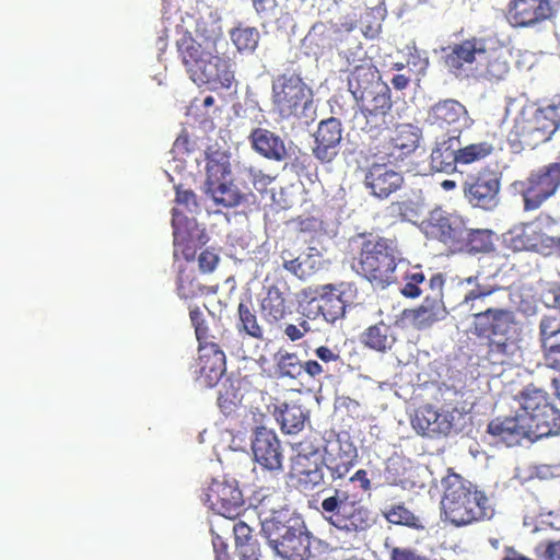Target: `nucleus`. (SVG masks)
I'll return each instance as SVG.
<instances>
[{
  "mask_svg": "<svg viewBox=\"0 0 560 560\" xmlns=\"http://www.w3.org/2000/svg\"><path fill=\"white\" fill-rule=\"evenodd\" d=\"M260 534L275 556L282 560H319L329 546L314 537L304 521L287 509L278 492L262 495L256 505Z\"/></svg>",
  "mask_w": 560,
  "mask_h": 560,
  "instance_id": "nucleus-1",
  "label": "nucleus"
},
{
  "mask_svg": "<svg viewBox=\"0 0 560 560\" xmlns=\"http://www.w3.org/2000/svg\"><path fill=\"white\" fill-rule=\"evenodd\" d=\"M520 411L514 417L497 418L488 432L506 446H514L526 439L530 442L560 434V410L542 389L527 386L518 396Z\"/></svg>",
  "mask_w": 560,
  "mask_h": 560,
  "instance_id": "nucleus-2",
  "label": "nucleus"
},
{
  "mask_svg": "<svg viewBox=\"0 0 560 560\" xmlns=\"http://www.w3.org/2000/svg\"><path fill=\"white\" fill-rule=\"evenodd\" d=\"M471 332L488 340L485 358L492 364H510L521 359L515 317L506 308L487 307L472 314Z\"/></svg>",
  "mask_w": 560,
  "mask_h": 560,
  "instance_id": "nucleus-3",
  "label": "nucleus"
},
{
  "mask_svg": "<svg viewBox=\"0 0 560 560\" xmlns=\"http://www.w3.org/2000/svg\"><path fill=\"white\" fill-rule=\"evenodd\" d=\"M444 495L442 509L445 518L456 526L468 525L493 516L489 499L459 475L450 474L442 479Z\"/></svg>",
  "mask_w": 560,
  "mask_h": 560,
  "instance_id": "nucleus-4",
  "label": "nucleus"
},
{
  "mask_svg": "<svg viewBox=\"0 0 560 560\" xmlns=\"http://www.w3.org/2000/svg\"><path fill=\"white\" fill-rule=\"evenodd\" d=\"M212 50L211 44L203 46L191 38L184 39L179 45L183 63L196 84H207L213 90L229 89L234 81L233 65Z\"/></svg>",
  "mask_w": 560,
  "mask_h": 560,
  "instance_id": "nucleus-5",
  "label": "nucleus"
},
{
  "mask_svg": "<svg viewBox=\"0 0 560 560\" xmlns=\"http://www.w3.org/2000/svg\"><path fill=\"white\" fill-rule=\"evenodd\" d=\"M207 179L202 186L205 195L214 205L224 208H234L248 200L252 195V187L242 184L240 177L229 179L230 163L224 153L215 152L208 156Z\"/></svg>",
  "mask_w": 560,
  "mask_h": 560,
  "instance_id": "nucleus-6",
  "label": "nucleus"
},
{
  "mask_svg": "<svg viewBox=\"0 0 560 560\" xmlns=\"http://www.w3.org/2000/svg\"><path fill=\"white\" fill-rule=\"evenodd\" d=\"M361 250L353 259L352 269L372 285L385 289L394 280L396 261L387 240L361 238Z\"/></svg>",
  "mask_w": 560,
  "mask_h": 560,
  "instance_id": "nucleus-7",
  "label": "nucleus"
},
{
  "mask_svg": "<svg viewBox=\"0 0 560 560\" xmlns=\"http://www.w3.org/2000/svg\"><path fill=\"white\" fill-rule=\"evenodd\" d=\"M560 127V96L536 109H524L515 119L514 133L527 145H537L551 139Z\"/></svg>",
  "mask_w": 560,
  "mask_h": 560,
  "instance_id": "nucleus-8",
  "label": "nucleus"
},
{
  "mask_svg": "<svg viewBox=\"0 0 560 560\" xmlns=\"http://www.w3.org/2000/svg\"><path fill=\"white\" fill-rule=\"evenodd\" d=\"M272 100L282 117H307L313 106L311 89L294 73H283L273 80Z\"/></svg>",
  "mask_w": 560,
  "mask_h": 560,
  "instance_id": "nucleus-9",
  "label": "nucleus"
},
{
  "mask_svg": "<svg viewBox=\"0 0 560 560\" xmlns=\"http://www.w3.org/2000/svg\"><path fill=\"white\" fill-rule=\"evenodd\" d=\"M560 187V161L533 173L526 180L515 182L513 189L518 192L526 211L537 210Z\"/></svg>",
  "mask_w": 560,
  "mask_h": 560,
  "instance_id": "nucleus-10",
  "label": "nucleus"
},
{
  "mask_svg": "<svg viewBox=\"0 0 560 560\" xmlns=\"http://www.w3.org/2000/svg\"><path fill=\"white\" fill-rule=\"evenodd\" d=\"M349 65H353V70L348 78V89L355 103L368 98L372 91L376 90L377 84H383L377 70L372 66L371 60L366 58V52L361 46L346 56Z\"/></svg>",
  "mask_w": 560,
  "mask_h": 560,
  "instance_id": "nucleus-11",
  "label": "nucleus"
},
{
  "mask_svg": "<svg viewBox=\"0 0 560 560\" xmlns=\"http://www.w3.org/2000/svg\"><path fill=\"white\" fill-rule=\"evenodd\" d=\"M500 177L497 173L485 172L467 179L464 196L469 205L487 211L495 209L500 202Z\"/></svg>",
  "mask_w": 560,
  "mask_h": 560,
  "instance_id": "nucleus-12",
  "label": "nucleus"
},
{
  "mask_svg": "<svg viewBox=\"0 0 560 560\" xmlns=\"http://www.w3.org/2000/svg\"><path fill=\"white\" fill-rule=\"evenodd\" d=\"M456 416H458L456 410H439L427 405L416 410L411 417V425L418 434L423 436L447 435L454 427Z\"/></svg>",
  "mask_w": 560,
  "mask_h": 560,
  "instance_id": "nucleus-13",
  "label": "nucleus"
},
{
  "mask_svg": "<svg viewBox=\"0 0 560 560\" xmlns=\"http://www.w3.org/2000/svg\"><path fill=\"white\" fill-rule=\"evenodd\" d=\"M428 121L432 126L446 129L445 135H458L470 125L466 107L459 102L448 98L434 104L428 115Z\"/></svg>",
  "mask_w": 560,
  "mask_h": 560,
  "instance_id": "nucleus-14",
  "label": "nucleus"
},
{
  "mask_svg": "<svg viewBox=\"0 0 560 560\" xmlns=\"http://www.w3.org/2000/svg\"><path fill=\"white\" fill-rule=\"evenodd\" d=\"M423 224L427 235L431 237L438 238L445 244L463 243L466 225L459 215L438 208L430 212L428 220Z\"/></svg>",
  "mask_w": 560,
  "mask_h": 560,
  "instance_id": "nucleus-15",
  "label": "nucleus"
},
{
  "mask_svg": "<svg viewBox=\"0 0 560 560\" xmlns=\"http://www.w3.org/2000/svg\"><path fill=\"white\" fill-rule=\"evenodd\" d=\"M357 106L359 112L354 114V122L358 128L364 130L369 124L378 125L392 107L389 88L385 83L377 84L376 90L372 91L368 98L360 101Z\"/></svg>",
  "mask_w": 560,
  "mask_h": 560,
  "instance_id": "nucleus-16",
  "label": "nucleus"
},
{
  "mask_svg": "<svg viewBox=\"0 0 560 560\" xmlns=\"http://www.w3.org/2000/svg\"><path fill=\"white\" fill-rule=\"evenodd\" d=\"M252 450L255 460L268 470H282V448L272 430L259 427L254 433Z\"/></svg>",
  "mask_w": 560,
  "mask_h": 560,
  "instance_id": "nucleus-17",
  "label": "nucleus"
},
{
  "mask_svg": "<svg viewBox=\"0 0 560 560\" xmlns=\"http://www.w3.org/2000/svg\"><path fill=\"white\" fill-rule=\"evenodd\" d=\"M487 42L482 38H471L450 47L445 55V65L450 71L456 73L458 70H474L475 66H485Z\"/></svg>",
  "mask_w": 560,
  "mask_h": 560,
  "instance_id": "nucleus-18",
  "label": "nucleus"
},
{
  "mask_svg": "<svg viewBox=\"0 0 560 560\" xmlns=\"http://www.w3.org/2000/svg\"><path fill=\"white\" fill-rule=\"evenodd\" d=\"M314 138V156L324 163L331 162L338 155L342 139L340 120L335 117L322 120L317 126Z\"/></svg>",
  "mask_w": 560,
  "mask_h": 560,
  "instance_id": "nucleus-19",
  "label": "nucleus"
},
{
  "mask_svg": "<svg viewBox=\"0 0 560 560\" xmlns=\"http://www.w3.org/2000/svg\"><path fill=\"white\" fill-rule=\"evenodd\" d=\"M206 495L210 506L228 517L237 514L244 502L236 480H213Z\"/></svg>",
  "mask_w": 560,
  "mask_h": 560,
  "instance_id": "nucleus-20",
  "label": "nucleus"
},
{
  "mask_svg": "<svg viewBox=\"0 0 560 560\" xmlns=\"http://www.w3.org/2000/svg\"><path fill=\"white\" fill-rule=\"evenodd\" d=\"M552 8L548 0H512L506 19L514 27L533 26L550 18Z\"/></svg>",
  "mask_w": 560,
  "mask_h": 560,
  "instance_id": "nucleus-21",
  "label": "nucleus"
},
{
  "mask_svg": "<svg viewBox=\"0 0 560 560\" xmlns=\"http://www.w3.org/2000/svg\"><path fill=\"white\" fill-rule=\"evenodd\" d=\"M402 175L386 164H373L364 176V186L378 199H386L402 185Z\"/></svg>",
  "mask_w": 560,
  "mask_h": 560,
  "instance_id": "nucleus-22",
  "label": "nucleus"
},
{
  "mask_svg": "<svg viewBox=\"0 0 560 560\" xmlns=\"http://www.w3.org/2000/svg\"><path fill=\"white\" fill-rule=\"evenodd\" d=\"M322 497L320 508L318 511L323 517L336 527H343L346 515L352 508L348 491L337 488H327L319 492Z\"/></svg>",
  "mask_w": 560,
  "mask_h": 560,
  "instance_id": "nucleus-23",
  "label": "nucleus"
},
{
  "mask_svg": "<svg viewBox=\"0 0 560 560\" xmlns=\"http://www.w3.org/2000/svg\"><path fill=\"white\" fill-rule=\"evenodd\" d=\"M462 139L458 135L436 137L431 152V168L435 172L450 174L459 164L458 151Z\"/></svg>",
  "mask_w": 560,
  "mask_h": 560,
  "instance_id": "nucleus-24",
  "label": "nucleus"
},
{
  "mask_svg": "<svg viewBox=\"0 0 560 560\" xmlns=\"http://www.w3.org/2000/svg\"><path fill=\"white\" fill-rule=\"evenodd\" d=\"M460 285L465 291L460 305L469 311H476L475 313L482 312L480 304L486 298L499 290V287L491 282L490 277L480 271L475 276L463 279Z\"/></svg>",
  "mask_w": 560,
  "mask_h": 560,
  "instance_id": "nucleus-25",
  "label": "nucleus"
},
{
  "mask_svg": "<svg viewBox=\"0 0 560 560\" xmlns=\"http://www.w3.org/2000/svg\"><path fill=\"white\" fill-rule=\"evenodd\" d=\"M199 380L207 386H214L225 372V354L215 343L199 349Z\"/></svg>",
  "mask_w": 560,
  "mask_h": 560,
  "instance_id": "nucleus-26",
  "label": "nucleus"
},
{
  "mask_svg": "<svg viewBox=\"0 0 560 560\" xmlns=\"http://www.w3.org/2000/svg\"><path fill=\"white\" fill-rule=\"evenodd\" d=\"M248 139L254 151L268 160L283 162L289 158L284 140L268 129L255 128Z\"/></svg>",
  "mask_w": 560,
  "mask_h": 560,
  "instance_id": "nucleus-27",
  "label": "nucleus"
},
{
  "mask_svg": "<svg viewBox=\"0 0 560 560\" xmlns=\"http://www.w3.org/2000/svg\"><path fill=\"white\" fill-rule=\"evenodd\" d=\"M322 290L319 298L310 302L311 310L306 317L311 318V314L314 313L313 319L322 316L325 322L334 324L337 319L343 317L347 306L332 292V284L324 285Z\"/></svg>",
  "mask_w": 560,
  "mask_h": 560,
  "instance_id": "nucleus-28",
  "label": "nucleus"
},
{
  "mask_svg": "<svg viewBox=\"0 0 560 560\" xmlns=\"http://www.w3.org/2000/svg\"><path fill=\"white\" fill-rule=\"evenodd\" d=\"M298 465L302 466L300 482L312 490L319 485L327 483L326 464L322 454L316 450L307 455L299 454Z\"/></svg>",
  "mask_w": 560,
  "mask_h": 560,
  "instance_id": "nucleus-29",
  "label": "nucleus"
},
{
  "mask_svg": "<svg viewBox=\"0 0 560 560\" xmlns=\"http://www.w3.org/2000/svg\"><path fill=\"white\" fill-rule=\"evenodd\" d=\"M446 314V307L439 296H427L417 310L405 311L406 317L411 316L413 326L418 329L430 327L435 322L444 319Z\"/></svg>",
  "mask_w": 560,
  "mask_h": 560,
  "instance_id": "nucleus-30",
  "label": "nucleus"
},
{
  "mask_svg": "<svg viewBox=\"0 0 560 560\" xmlns=\"http://www.w3.org/2000/svg\"><path fill=\"white\" fill-rule=\"evenodd\" d=\"M510 66L503 56L502 49L489 48L486 46L485 66L474 67L477 75L483 77L489 81H500L509 73Z\"/></svg>",
  "mask_w": 560,
  "mask_h": 560,
  "instance_id": "nucleus-31",
  "label": "nucleus"
},
{
  "mask_svg": "<svg viewBox=\"0 0 560 560\" xmlns=\"http://www.w3.org/2000/svg\"><path fill=\"white\" fill-rule=\"evenodd\" d=\"M364 345L380 352L390 350L396 341L392 328L383 322L369 327L363 336Z\"/></svg>",
  "mask_w": 560,
  "mask_h": 560,
  "instance_id": "nucleus-32",
  "label": "nucleus"
},
{
  "mask_svg": "<svg viewBox=\"0 0 560 560\" xmlns=\"http://www.w3.org/2000/svg\"><path fill=\"white\" fill-rule=\"evenodd\" d=\"M419 129L412 125H402L397 129V135L393 138V156L402 158L412 153L419 144Z\"/></svg>",
  "mask_w": 560,
  "mask_h": 560,
  "instance_id": "nucleus-33",
  "label": "nucleus"
},
{
  "mask_svg": "<svg viewBox=\"0 0 560 560\" xmlns=\"http://www.w3.org/2000/svg\"><path fill=\"white\" fill-rule=\"evenodd\" d=\"M459 245L465 246L467 252L471 254L489 253L494 247L493 233L490 230H471L466 228L463 243H459Z\"/></svg>",
  "mask_w": 560,
  "mask_h": 560,
  "instance_id": "nucleus-34",
  "label": "nucleus"
},
{
  "mask_svg": "<svg viewBox=\"0 0 560 560\" xmlns=\"http://www.w3.org/2000/svg\"><path fill=\"white\" fill-rule=\"evenodd\" d=\"M277 420L280 422L284 433L296 434L304 428L306 415L301 406L284 405L279 410Z\"/></svg>",
  "mask_w": 560,
  "mask_h": 560,
  "instance_id": "nucleus-35",
  "label": "nucleus"
},
{
  "mask_svg": "<svg viewBox=\"0 0 560 560\" xmlns=\"http://www.w3.org/2000/svg\"><path fill=\"white\" fill-rule=\"evenodd\" d=\"M266 290V295L261 300V311L269 320H279L285 314L283 292L277 285H270Z\"/></svg>",
  "mask_w": 560,
  "mask_h": 560,
  "instance_id": "nucleus-36",
  "label": "nucleus"
},
{
  "mask_svg": "<svg viewBox=\"0 0 560 560\" xmlns=\"http://www.w3.org/2000/svg\"><path fill=\"white\" fill-rule=\"evenodd\" d=\"M493 149V145L488 141L465 143L462 140V144H459L458 151L459 164H470L478 162L489 156Z\"/></svg>",
  "mask_w": 560,
  "mask_h": 560,
  "instance_id": "nucleus-37",
  "label": "nucleus"
},
{
  "mask_svg": "<svg viewBox=\"0 0 560 560\" xmlns=\"http://www.w3.org/2000/svg\"><path fill=\"white\" fill-rule=\"evenodd\" d=\"M277 366L282 377L300 378L304 374L303 363L294 353H278Z\"/></svg>",
  "mask_w": 560,
  "mask_h": 560,
  "instance_id": "nucleus-38",
  "label": "nucleus"
},
{
  "mask_svg": "<svg viewBox=\"0 0 560 560\" xmlns=\"http://www.w3.org/2000/svg\"><path fill=\"white\" fill-rule=\"evenodd\" d=\"M231 38L238 50L253 52L259 42V32L255 27H237L231 32Z\"/></svg>",
  "mask_w": 560,
  "mask_h": 560,
  "instance_id": "nucleus-39",
  "label": "nucleus"
},
{
  "mask_svg": "<svg viewBox=\"0 0 560 560\" xmlns=\"http://www.w3.org/2000/svg\"><path fill=\"white\" fill-rule=\"evenodd\" d=\"M238 316L241 328L247 335L257 339L262 338V328L259 326L256 315L247 305L243 303L238 305Z\"/></svg>",
  "mask_w": 560,
  "mask_h": 560,
  "instance_id": "nucleus-40",
  "label": "nucleus"
},
{
  "mask_svg": "<svg viewBox=\"0 0 560 560\" xmlns=\"http://www.w3.org/2000/svg\"><path fill=\"white\" fill-rule=\"evenodd\" d=\"M377 15H382L381 8L370 9L361 16V33L369 39L376 38L381 32L382 25Z\"/></svg>",
  "mask_w": 560,
  "mask_h": 560,
  "instance_id": "nucleus-41",
  "label": "nucleus"
},
{
  "mask_svg": "<svg viewBox=\"0 0 560 560\" xmlns=\"http://www.w3.org/2000/svg\"><path fill=\"white\" fill-rule=\"evenodd\" d=\"M386 520L396 525L418 527V518L402 505H395L384 512Z\"/></svg>",
  "mask_w": 560,
  "mask_h": 560,
  "instance_id": "nucleus-42",
  "label": "nucleus"
},
{
  "mask_svg": "<svg viewBox=\"0 0 560 560\" xmlns=\"http://www.w3.org/2000/svg\"><path fill=\"white\" fill-rule=\"evenodd\" d=\"M242 184H247L249 187L253 186L256 190L262 191L267 185L271 182V178L255 168H244L240 173Z\"/></svg>",
  "mask_w": 560,
  "mask_h": 560,
  "instance_id": "nucleus-43",
  "label": "nucleus"
},
{
  "mask_svg": "<svg viewBox=\"0 0 560 560\" xmlns=\"http://www.w3.org/2000/svg\"><path fill=\"white\" fill-rule=\"evenodd\" d=\"M253 5L262 26H266L276 19L278 11L276 0H253Z\"/></svg>",
  "mask_w": 560,
  "mask_h": 560,
  "instance_id": "nucleus-44",
  "label": "nucleus"
},
{
  "mask_svg": "<svg viewBox=\"0 0 560 560\" xmlns=\"http://www.w3.org/2000/svg\"><path fill=\"white\" fill-rule=\"evenodd\" d=\"M535 556L539 560H560V539L539 542L535 547Z\"/></svg>",
  "mask_w": 560,
  "mask_h": 560,
  "instance_id": "nucleus-45",
  "label": "nucleus"
},
{
  "mask_svg": "<svg viewBox=\"0 0 560 560\" xmlns=\"http://www.w3.org/2000/svg\"><path fill=\"white\" fill-rule=\"evenodd\" d=\"M560 331V320L555 317L545 316L539 322V338L541 347L548 345L551 338L557 337Z\"/></svg>",
  "mask_w": 560,
  "mask_h": 560,
  "instance_id": "nucleus-46",
  "label": "nucleus"
},
{
  "mask_svg": "<svg viewBox=\"0 0 560 560\" xmlns=\"http://www.w3.org/2000/svg\"><path fill=\"white\" fill-rule=\"evenodd\" d=\"M548 341V345H544L542 348L546 352L547 365L553 369H560V330Z\"/></svg>",
  "mask_w": 560,
  "mask_h": 560,
  "instance_id": "nucleus-47",
  "label": "nucleus"
},
{
  "mask_svg": "<svg viewBox=\"0 0 560 560\" xmlns=\"http://www.w3.org/2000/svg\"><path fill=\"white\" fill-rule=\"evenodd\" d=\"M332 292L343 302L346 306L357 300L358 289L354 283L342 282L339 285H332Z\"/></svg>",
  "mask_w": 560,
  "mask_h": 560,
  "instance_id": "nucleus-48",
  "label": "nucleus"
},
{
  "mask_svg": "<svg viewBox=\"0 0 560 560\" xmlns=\"http://www.w3.org/2000/svg\"><path fill=\"white\" fill-rule=\"evenodd\" d=\"M176 201L178 205L184 206L190 213H198L200 211L197 196L189 189H177Z\"/></svg>",
  "mask_w": 560,
  "mask_h": 560,
  "instance_id": "nucleus-49",
  "label": "nucleus"
},
{
  "mask_svg": "<svg viewBox=\"0 0 560 560\" xmlns=\"http://www.w3.org/2000/svg\"><path fill=\"white\" fill-rule=\"evenodd\" d=\"M389 549L390 560H429L427 557L418 553L416 550L409 547H392L386 544Z\"/></svg>",
  "mask_w": 560,
  "mask_h": 560,
  "instance_id": "nucleus-50",
  "label": "nucleus"
},
{
  "mask_svg": "<svg viewBox=\"0 0 560 560\" xmlns=\"http://www.w3.org/2000/svg\"><path fill=\"white\" fill-rule=\"evenodd\" d=\"M241 560H259L260 548L257 539L236 546Z\"/></svg>",
  "mask_w": 560,
  "mask_h": 560,
  "instance_id": "nucleus-51",
  "label": "nucleus"
},
{
  "mask_svg": "<svg viewBox=\"0 0 560 560\" xmlns=\"http://www.w3.org/2000/svg\"><path fill=\"white\" fill-rule=\"evenodd\" d=\"M233 532H234V536H235L236 546H240L244 542H248V541L255 539L252 536V528L244 522L235 523L233 526Z\"/></svg>",
  "mask_w": 560,
  "mask_h": 560,
  "instance_id": "nucleus-52",
  "label": "nucleus"
},
{
  "mask_svg": "<svg viewBox=\"0 0 560 560\" xmlns=\"http://www.w3.org/2000/svg\"><path fill=\"white\" fill-rule=\"evenodd\" d=\"M198 262L201 271L212 272L219 262V257L212 252L205 250L199 255Z\"/></svg>",
  "mask_w": 560,
  "mask_h": 560,
  "instance_id": "nucleus-53",
  "label": "nucleus"
},
{
  "mask_svg": "<svg viewBox=\"0 0 560 560\" xmlns=\"http://www.w3.org/2000/svg\"><path fill=\"white\" fill-rule=\"evenodd\" d=\"M349 471V464L347 463H338L334 466L326 465V474L329 472V476H327V483H332L337 481L338 479L343 478Z\"/></svg>",
  "mask_w": 560,
  "mask_h": 560,
  "instance_id": "nucleus-54",
  "label": "nucleus"
},
{
  "mask_svg": "<svg viewBox=\"0 0 560 560\" xmlns=\"http://www.w3.org/2000/svg\"><path fill=\"white\" fill-rule=\"evenodd\" d=\"M240 401L241 399L235 394L231 396L228 390L225 394L220 393L218 397L219 407L224 413H231Z\"/></svg>",
  "mask_w": 560,
  "mask_h": 560,
  "instance_id": "nucleus-55",
  "label": "nucleus"
},
{
  "mask_svg": "<svg viewBox=\"0 0 560 560\" xmlns=\"http://www.w3.org/2000/svg\"><path fill=\"white\" fill-rule=\"evenodd\" d=\"M535 475L542 480L560 478V465H539L535 469Z\"/></svg>",
  "mask_w": 560,
  "mask_h": 560,
  "instance_id": "nucleus-56",
  "label": "nucleus"
},
{
  "mask_svg": "<svg viewBox=\"0 0 560 560\" xmlns=\"http://www.w3.org/2000/svg\"><path fill=\"white\" fill-rule=\"evenodd\" d=\"M443 284H444V279H443L442 275H440V273L433 275L429 281V287L432 291V294L430 296H439L440 299H442Z\"/></svg>",
  "mask_w": 560,
  "mask_h": 560,
  "instance_id": "nucleus-57",
  "label": "nucleus"
},
{
  "mask_svg": "<svg viewBox=\"0 0 560 560\" xmlns=\"http://www.w3.org/2000/svg\"><path fill=\"white\" fill-rule=\"evenodd\" d=\"M315 352H316L317 358L325 363L339 360V355L337 353H335L328 347H324V346L318 347Z\"/></svg>",
  "mask_w": 560,
  "mask_h": 560,
  "instance_id": "nucleus-58",
  "label": "nucleus"
},
{
  "mask_svg": "<svg viewBox=\"0 0 560 560\" xmlns=\"http://www.w3.org/2000/svg\"><path fill=\"white\" fill-rule=\"evenodd\" d=\"M183 219V215L177 210L174 209L172 225L174 229L175 242L179 241V238H184V232L180 226Z\"/></svg>",
  "mask_w": 560,
  "mask_h": 560,
  "instance_id": "nucleus-59",
  "label": "nucleus"
},
{
  "mask_svg": "<svg viewBox=\"0 0 560 560\" xmlns=\"http://www.w3.org/2000/svg\"><path fill=\"white\" fill-rule=\"evenodd\" d=\"M283 267L290 272L294 273L296 277L301 278L304 275V270L302 268V262L300 261V258L284 260Z\"/></svg>",
  "mask_w": 560,
  "mask_h": 560,
  "instance_id": "nucleus-60",
  "label": "nucleus"
},
{
  "mask_svg": "<svg viewBox=\"0 0 560 560\" xmlns=\"http://www.w3.org/2000/svg\"><path fill=\"white\" fill-rule=\"evenodd\" d=\"M304 374L315 377L323 373V366L314 360H310L303 364Z\"/></svg>",
  "mask_w": 560,
  "mask_h": 560,
  "instance_id": "nucleus-61",
  "label": "nucleus"
},
{
  "mask_svg": "<svg viewBox=\"0 0 560 560\" xmlns=\"http://www.w3.org/2000/svg\"><path fill=\"white\" fill-rule=\"evenodd\" d=\"M350 481H358L360 483V487L363 489V490H369L370 489V480L368 478V474L365 470L363 469H360L358 470L351 478H350Z\"/></svg>",
  "mask_w": 560,
  "mask_h": 560,
  "instance_id": "nucleus-62",
  "label": "nucleus"
},
{
  "mask_svg": "<svg viewBox=\"0 0 560 560\" xmlns=\"http://www.w3.org/2000/svg\"><path fill=\"white\" fill-rule=\"evenodd\" d=\"M400 292L402 295L407 298H418L421 294V290L418 285L413 284L412 282L408 281L401 289Z\"/></svg>",
  "mask_w": 560,
  "mask_h": 560,
  "instance_id": "nucleus-63",
  "label": "nucleus"
},
{
  "mask_svg": "<svg viewBox=\"0 0 560 560\" xmlns=\"http://www.w3.org/2000/svg\"><path fill=\"white\" fill-rule=\"evenodd\" d=\"M284 334L292 341L299 340L304 336L301 328L293 324L287 325L284 328Z\"/></svg>",
  "mask_w": 560,
  "mask_h": 560,
  "instance_id": "nucleus-64",
  "label": "nucleus"
}]
</instances>
